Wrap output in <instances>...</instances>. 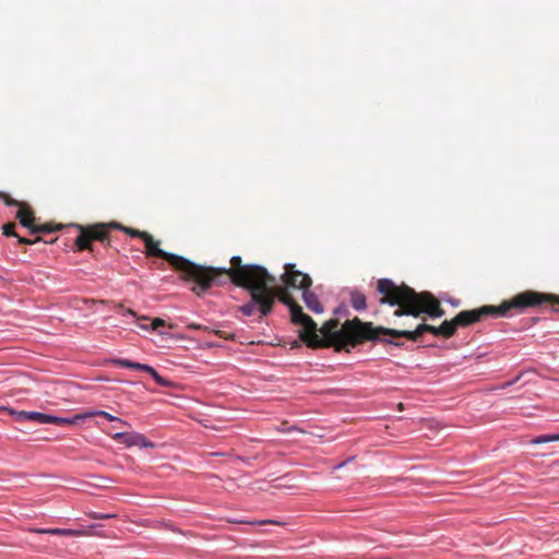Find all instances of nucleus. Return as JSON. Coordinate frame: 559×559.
<instances>
[{"mask_svg": "<svg viewBox=\"0 0 559 559\" xmlns=\"http://www.w3.org/2000/svg\"><path fill=\"white\" fill-rule=\"evenodd\" d=\"M225 273L218 275L215 286L225 285L230 281L234 285L245 288L250 294V300L239 307V311L251 317L259 313V318L269 316L274 308L276 298L288 308L296 300L288 288L275 285V277L267 270L258 264H243L239 255L230 259V267H221Z\"/></svg>", "mask_w": 559, "mask_h": 559, "instance_id": "nucleus-1", "label": "nucleus"}, {"mask_svg": "<svg viewBox=\"0 0 559 559\" xmlns=\"http://www.w3.org/2000/svg\"><path fill=\"white\" fill-rule=\"evenodd\" d=\"M377 290L381 294L379 304L397 307L393 312L394 317L419 318L426 313L431 318H441L445 313L439 300L428 292L417 293L409 286L397 285L389 278L378 280Z\"/></svg>", "mask_w": 559, "mask_h": 559, "instance_id": "nucleus-2", "label": "nucleus"}, {"mask_svg": "<svg viewBox=\"0 0 559 559\" xmlns=\"http://www.w3.org/2000/svg\"><path fill=\"white\" fill-rule=\"evenodd\" d=\"M145 253L147 257H155L167 261L170 266L180 274L185 282H192L191 290L197 296H202L211 287L215 286L217 276L225 273L221 267L204 266L194 263L181 255L169 253L159 248L160 242L155 240L148 233L143 237Z\"/></svg>", "mask_w": 559, "mask_h": 559, "instance_id": "nucleus-3", "label": "nucleus"}, {"mask_svg": "<svg viewBox=\"0 0 559 559\" xmlns=\"http://www.w3.org/2000/svg\"><path fill=\"white\" fill-rule=\"evenodd\" d=\"M340 321L337 319H330L326 321L320 332L323 337L320 346H310L311 348H323L333 346L336 352L346 350L349 347H355L366 341L380 340L381 335H386L388 328L374 326L372 322H362L359 318L355 317L352 320H346L342 328L338 329Z\"/></svg>", "mask_w": 559, "mask_h": 559, "instance_id": "nucleus-4", "label": "nucleus"}, {"mask_svg": "<svg viewBox=\"0 0 559 559\" xmlns=\"http://www.w3.org/2000/svg\"><path fill=\"white\" fill-rule=\"evenodd\" d=\"M542 304H550L554 311H559V296L545 294L535 290H525L502 301L499 306H483L477 309L463 310L454 318L456 326H468L480 321L487 316L507 317L511 310L523 312L527 308L537 307Z\"/></svg>", "mask_w": 559, "mask_h": 559, "instance_id": "nucleus-5", "label": "nucleus"}, {"mask_svg": "<svg viewBox=\"0 0 559 559\" xmlns=\"http://www.w3.org/2000/svg\"><path fill=\"white\" fill-rule=\"evenodd\" d=\"M456 324L454 320H444L441 325L433 326L427 323H420L417 325V328L414 331L409 330H396V329H389L386 331V335L392 337H406L409 341L416 342L418 341L424 333L429 332L436 336H443V337H451L456 332Z\"/></svg>", "mask_w": 559, "mask_h": 559, "instance_id": "nucleus-6", "label": "nucleus"}, {"mask_svg": "<svg viewBox=\"0 0 559 559\" xmlns=\"http://www.w3.org/2000/svg\"><path fill=\"white\" fill-rule=\"evenodd\" d=\"M75 227L80 231L79 236L75 238V246L79 251H93V240L100 242L108 241V231L111 229L110 223H96L86 226L75 225Z\"/></svg>", "mask_w": 559, "mask_h": 559, "instance_id": "nucleus-7", "label": "nucleus"}, {"mask_svg": "<svg viewBox=\"0 0 559 559\" xmlns=\"http://www.w3.org/2000/svg\"><path fill=\"white\" fill-rule=\"evenodd\" d=\"M292 321L294 324L302 325V330L300 331V338L308 346H320L322 345L320 341V336L317 333V323L312 320V318L306 313H304L302 308L296 302L295 305L289 307Z\"/></svg>", "mask_w": 559, "mask_h": 559, "instance_id": "nucleus-8", "label": "nucleus"}, {"mask_svg": "<svg viewBox=\"0 0 559 559\" xmlns=\"http://www.w3.org/2000/svg\"><path fill=\"white\" fill-rule=\"evenodd\" d=\"M284 267L285 272L282 274L281 280L285 287L288 289H301L302 293L305 289L310 288L312 280L308 274L295 270V264L292 263L285 264Z\"/></svg>", "mask_w": 559, "mask_h": 559, "instance_id": "nucleus-9", "label": "nucleus"}, {"mask_svg": "<svg viewBox=\"0 0 559 559\" xmlns=\"http://www.w3.org/2000/svg\"><path fill=\"white\" fill-rule=\"evenodd\" d=\"M112 364L116 366H119V367H123V368L145 371V372L150 373L153 377V379L156 381V383L162 386L168 388V386H171V384H173L171 381L163 378L153 367H151L148 365L134 362V361H131L128 359H121V358L114 359Z\"/></svg>", "mask_w": 559, "mask_h": 559, "instance_id": "nucleus-10", "label": "nucleus"}, {"mask_svg": "<svg viewBox=\"0 0 559 559\" xmlns=\"http://www.w3.org/2000/svg\"><path fill=\"white\" fill-rule=\"evenodd\" d=\"M112 438L124 443L127 447L138 445L141 448H154V443L141 433L117 432Z\"/></svg>", "mask_w": 559, "mask_h": 559, "instance_id": "nucleus-11", "label": "nucleus"}, {"mask_svg": "<svg viewBox=\"0 0 559 559\" xmlns=\"http://www.w3.org/2000/svg\"><path fill=\"white\" fill-rule=\"evenodd\" d=\"M16 218L19 219L20 224L23 227L28 228L29 231L32 230V227H34L36 221L32 206L26 202L21 203V206L16 212Z\"/></svg>", "mask_w": 559, "mask_h": 559, "instance_id": "nucleus-12", "label": "nucleus"}, {"mask_svg": "<svg viewBox=\"0 0 559 559\" xmlns=\"http://www.w3.org/2000/svg\"><path fill=\"white\" fill-rule=\"evenodd\" d=\"M29 531L36 534L58 535L68 537H79L87 535L85 531L71 528H31Z\"/></svg>", "mask_w": 559, "mask_h": 559, "instance_id": "nucleus-13", "label": "nucleus"}, {"mask_svg": "<svg viewBox=\"0 0 559 559\" xmlns=\"http://www.w3.org/2000/svg\"><path fill=\"white\" fill-rule=\"evenodd\" d=\"M302 299L307 308L314 313L323 312V306L321 305L318 296L312 293L309 288L302 293Z\"/></svg>", "mask_w": 559, "mask_h": 559, "instance_id": "nucleus-14", "label": "nucleus"}, {"mask_svg": "<svg viewBox=\"0 0 559 559\" xmlns=\"http://www.w3.org/2000/svg\"><path fill=\"white\" fill-rule=\"evenodd\" d=\"M2 233L7 237H16L19 243H22V245H33V243H36V242L41 240L40 237H36L35 239H28V238L20 237L15 233V223H7V224H4L2 226Z\"/></svg>", "mask_w": 559, "mask_h": 559, "instance_id": "nucleus-15", "label": "nucleus"}, {"mask_svg": "<svg viewBox=\"0 0 559 559\" xmlns=\"http://www.w3.org/2000/svg\"><path fill=\"white\" fill-rule=\"evenodd\" d=\"M10 414H15L16 415V420H19V421L28 420V421H36L38 424H43L44 413H39V412H25V411L14 412V411L11 409Z\"/></svg>", "mask_w": 559, "mask_h": 559, "instance_id": "nucleus-16", "label": "nucleus"}, {"mask_svg": "<svg viewBox=\"0 0 559 559\" xmlns=\"http://www.w3.org/2000/svg\"><path fill=\"white\" fill-rule=\"evenodd\" d=\"M95 416H100V417H104L106 418L108 421H118L120 423L122 426H126V427H130V424L126 420H122L105 411H91V412H85L83 413V418L84 419H87V418H91V417H95Z\"/></svg>", "mask_w": 559, "mask_h": 559, "instance_id": "nucleus-17", "label": "nucleus"}, {"mask_svg": "<svg viewBox=\"0 0 559 559\" xmlns=\"http://www.w3.org/2000/svg\"><path fill=\"white\" fill-rule=\"evenodd\" d=\"M111 229L121 230L130 237L143 239L147 231L134 229L132 227L123 226L118 222H110Z\"/></svg>", "mask_w": 559, "mask_h": 559, "instance_id": "nucleus-18", "label": "nucleus"}, {"mask_svg": "<svg viewBox=\"0 0 559 559\" xmlns=\"http://www.w3.org/2000/svg\"><path fill=\"white\" fill-rule=\"evenodd\" d=\"M350 305L357 311L365 310L367 308L365 294L359 290H353L350 293Z\"/></svg>", "mask_w": 559, "mask_h": 559, "instance_id": "nucleus-19", "label": "nucleus"}, {"mask_svg": "<svg viewBox=\"0 0 559 559\" xmlns=\"http://www.w3.org/2000/svg\"><path fill=\"white\" fill-rule=\"evenodd\" d=\"M61 228H62V226L59 224H51V223L36 224L35 223L34 227H32L31 233L32 234H40V233L49 234V233L60 230Z\"/></svg>", "mask_w": 559, "mask_h": 559, "instance_id": "nucleus-20", "label": "nucleus"}, {"mask_svg": "<svg viewBox=\"0 0 559 559\" xmlns=\"http://www.w3.org/2000/svg\"><path fill=\"white\" fill-rule=\"evenodd\" d=\"M80 420H84L83 413L76 414L73 417H58L57 416V426H66V425H73L79 423Z\"/></svg>", "mask_w": 559, "mask_h": 559, "instance_id": "nucleus-21", "label": "nucleus"}, {"mask_svg": "<svg viewBox=\"0 0 559 559\" xmlns=\"http://www.w3.org/2000/svg\"><path fill=\"white\" fill-rule=\"evenodd\" d=\"M559 441V433L542 435L531 440L532 444H542L546 442Z\"/></svg>", "mask_w": 559, "mask_h": 559, "instance_id": "nucleus-22", "label": "nucleus"}, {"mask_svg": "<svg viewBox=\"0 0 559 559\" xmlns=\"http://www.w3.org/2000/svg\"><path fill=\"white\" fill-rule=\"evenodd\" d=\"M0 198L3 200L4 204L8 205V206H17V207H20L21 203H24L23 201H17V200L12 199L7 193H1Z\"/></svg>", "mask_w": 559, "mask_h": 559, "instance_id": "nucleus-23", "label": "nucleus"}, {"mask_svg": "<svg viewBox=\"0 0 559 559\" xmlns=\"http://www.w3.org/2000/svg\"><path fill=\"white\" fill-rule=\"evenodd\" d=\"M228 522L230 523H238V524H258V525H263V524H276L278 525L280 523L276 522V521H273V520H264V521H259V522H248V521H245V520H228Z\"/></svg>", "mask_w": 559, "mask_h": 559, "instance_id": "nucleus-24", "label": "nucleus"}, {"mask_svg": "<svg viewBox=\"0 0 559 559\" xmlns=\"http://www.w3.org/2000/svg\"><path fill=\"white\" fill-rule=\"evenodd\" d=\"M87 516L93 520H106V519H112L116 515L115 514L97 513V512H88Z\"/></svg>", "mask_w": 559, "mask_h": 559, "instance_id": "nucleus-25", "label": "nucleus"}, {"mask_svg": "<svg viewBox=\"0 0 559 559\" xmlns=\"http://www.w3.org/2000/svg\"><path fill=\"white\" fill-rule=\"evenodd\" d=\"M164 325H165V321L160 318H156L152 321L151 329L157 330L159 326H164Z\"/></svg>", "mask_w": 559, "mask_h": 559, "instance_id": "nucleus-26", "label": "nucleus"}, {"mask_svg": "<svg viewBox=\"0 0 559 559\" xmlns=\"http://www.w3.org/2000/svg\"><path fill=\"white\" fill-rule=\"evenodd\" d=\"M56 421H57V416L44 414L43 424H53V425H56Z\"/></svg>", "mask_w": 559, "mask_h": 559, "instance_id": "nucleus-27", "label": "nucleus"}, {"mask_svg": "<svg viewBox=\"0 0 559 559\" xmlns=\"http://www.w3.org/2000/svg\"><path fill=\"white\" fill-rule=\"evenodd\" d=\"M136 319H138V326H139V328H141V329H143V330H148L147 325H146V324H144V322H141V321H147V320H148V318H147V317H145V316H141V317H136Z\"/></svg>", "mask_w": 559, "mask_h": 559, "instance_id": "nucleus-28", "label": "nucleus"}, {"mask_svg": "<svg viewBox=\"0 0 559 559\" xmlns=\"http://www.w3.org/2000/svg\"><path fill=\"white\" fill-rule=\"evenodd\" d=\"M128 314H131L132 317H138L136 313L132 309H127L126 311Z\"/></svg>", "mask_w": 559, "mask_h": 559, "instance_id": "nucleus-29", "label": "nucleus"}, {"mask_svg": "<svg viewBox=\"0 0 559 559\" xmlns=\"http://www.w3.org/2000/svg\"><path fill=\"white\" fill-rule=\"evenodd\" d=\"M384 342H385V343H389V344H393V342H392V341H384ZM394 345H395V346H401L402 344H400V343H394Z\"/></svg>", "mask_w": 559, "mask_h": 559, "instance_id": "nucleus-30", "label": "nucleus"}, {"mask_svg": "<svg viewBox=\"0 0 559 559\" xmlns=\"http://www.w3.org/2000/svg\"><path fill=\"white\" fill-rule=\"evenodd\" d=\"M397 407L400 411H402L404 408L403 403H399Z\"/></svg>", "mask_w": 559, "mask_h": 559, "instance_id": "nucleus-31", "label": "nucleus"}, {"mask_svg": "<svg viewBox=\"0 0 559 559\" xmlns=\"http://www.w3.org/2000/svg\"><path fill=\"white\" fill-rule=\"evenodd\" d=\"M344 465H345V462H344V463H341L340 465H337V466H336V468H340V467H342V466H344Z\"/></svg>", "mask_w": 559, "mask_h": 559, "instance_id": "nucleus-32", "label": "nucleus"}, {"mask_svg": "<svg viewBox=\"0 0 559 559\" xmlns=\"http://www.w3.org/2000/svg\"><path fill=\"white\" fill-rule=\"evenodd\" d=\"M190 328H192V329H199V326H198V325H194V324L190 325Z\"/></svg>", "mask_w": 559, "mask_h": 559, "instance_id": "nucleus-33", "label": "nucleus"}]
</instances>
